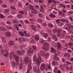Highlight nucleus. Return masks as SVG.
<instances>
[{
    "label": "nucleus",
    "instance_id": "obj_1",
    "mask_svg": "<svg viewBox=\"0 0 73 73\" xmlns=\"http://www.w3.org/2000/svg\"><path fill=\"white\" fill-rule=\"evenodd\" d=\"M14 57L16 60H19V57L15 55L14 54V53H13L12 54V53H10V54L9 57L10 58V59L12 60L13 58V57Z\"/></svg>",
    "mask_w": 73,
    "mask_h": 73
},
{
    "label": "nucleus",
    "instance_id": "obj_2",
    "mask_svg": "<svg viewBox=\"0 0 73 73\" xmlns=\"http://www.w3.org/2000/svg\"><path fill=\"white\" fill-rule=\"evenodd\" d=\"M44 45V46L42 47L43 49L45 51H48V48L47 47V46H49V44L48 43H45Z\"/></svg>",
    "mask_w": 73,
    "mask_h": 73
},
{
    "label": "nucleus",
    "instance_id": "obj_3",
    "mask_svg": "<svg viewBox=\"0 0 73 73\" xmlns=\"http://www.w3.org/2000/svg\"><path fill=\"white\" fill-rule=\"evenodd\" d=\"M24 61L25 64H28V62H29V67L31 66V64H32L31 61L30 60H28V57H25V58Z\"/></svg>",
    "mask_w": 73,
    "mask_h": 73
},
{
    "label": "nucleus",
    "instance_id": "obj_4",
    "mask_svg": "<svg viewBox=\"0 0 73 73\" xmlns=\"http://www.w3.org/2000/svg\"><path fill=\"white\" fill-rule=\"evenodd\" d=\"M36 64L37 65H39L40 64V62H41V58L40 56H38L37 59H36Z\"/></svg>",
    "mask_w": 73,
    "mask_h": 73
},
{
    "label": "nucleus",
    "instance_id": "obj_5",
    "mask_svg": "<svg viewBox=\"0 0 73 73\" xmlns=\"http://www.w3.org/2000/svg\"><path fill=\"white\" fill-rule=\"evenodd\" d=\"M17 54L19 55V56H21V55H24L25 54V51L23 50H22V52H21L20 51L18 50L17 51Z\"/></svg>",
    "mask_w": 73,
    "mask_h": 73
},
{
    "label": "nucleus",
    "instance_id": "obj_6",
    "mask_svg": "<svg viewBox=\"0 0 73 73\" xmlns=\"http://www.w3.org/2000/svg\"><path fill=\"white\" fill-rule=\"evenodd\" d=\"M33 52V49L32 48H29V50L27 52V55L28 56H31V53Z\"/></svg>",
    "mask_w": 73,
    "mask_h": 73
},
{
    "label": "nucleus",
    "instance_id": "obj_7",
    "mask_svg": "<svg viewBox=\"0 0 73 73\" xmlns=\"http://www.w3.org/2000/svg\"><path fill=\"white\" fill-rule=\"evenodd\" d=\"M40 70H44L45 69V64L44 63H42L40 66Z\"/></svg>",
    "mask_w": 73,
    "mask_h": 73
},
{
    "label": "nucleus",
    "instance_id": "obj_8",
    "mask_svg": "<svg viewBox=\"0 0 73 73\" xmlns=\"http://www.w3.org/2000/svg\"><path fill=\"white\" fill-rule=\"evenodd\" d=\"M14 42H15V41L13 40L10 41L8 44L9 45H10V46H13L14 44Z\"/></svg>",
    "mask_w": 73,
    "mask_h": 73
},
{
    "label": "nucleus",
    "instance_id": "obj_9",
    "mask_svg": "<svg viewBox=\"0 0 73 73\" xmlns=\"http://www.w3.org/2000/svg\"><path fill=\"white\" fill-rule=\"evenodd\" d=\"M5 34L6 36L7 37H10V36H11V33L9 32H8V31L5 32Z\"/></svg>",
    "mask_w": 73,
    "mask_h": 73
},
{
    "label": "nucleus",
    "instance_id": "obj_10",
    "mask_svg": "<svg viewBox=\"0 0 73 73\" xmlns=\"http://www.w3.org/2000/svg\"><path fill=\"white\" fill-rule=\"evenodd\" d=\"M31 12L33 14H36V13H37V10L35 9V8L32 10Z\"/></svg>",
    "mask_w": 73,
    "mask_h": 73
},
{
    "label": "nucleus",
    "instance_id": "obj_11",
    "mask_svg": "<svg viewBox=\"0 0 73 73\" xmlns=\"http://www.w3.org/2000/svg\"><path fill=\"white\" fill-rule=\"evenodd\" d=\"M50 50L51 52L53 53H56V50H55V49L51 47V48Z\"/></svg>",
    "mask_w": 73,
    "mask_h": 73
},
{
    "label": "nucleus",
    "instance_id": "obj_12",
    "mask_svg": "<svg viewBox=\"0 0 73 73\" xmlns=\"http://www.w3.org/2000/svg\"><path fill=\"white\" fill-rule=\"evenodd\" d=\"M31 28L32 29L33 31H35L36 29V27L33 25H31Z\"/></svg>",
    "mask_w": 73,
    "mask_h": 73
},
{
    "label": "nucleus",
    "instance_id": "obj_13",
    "mask_svg": "<svg viewBox=\"0 0 73 73\" xmlns=\"http://www.w3.org/2000/svg\"><path fill=\"white\" fill-rule=\"evenodd\" d=\"M49 16L50 18H55L56 17V16L55 15L53 14H50Z\"/></svg>",
    "mask_w": 73,
    "mask_h": 73
},
{
    "label": "nucleus",
    "instance_id": "obj_14",
    "mask_svg": "<svg viewBox=\"0 0 73 73\" xmlns=\"http://www.w3.org/2000/svg\"><path fill=\"white\" fill-rule=\"evenodd\" d=\"M64 57H67L68 58H69L70 57V54H69V53H67L66 54H64Z\"/></svg>",
    "mask_w": 73,
    "mask_h": 73
},
{
    "label": "nucleus",
    "instance_id": "obj_15",
    "mask_svg": "<svg viewBox=\"0 0 73 73\" xmlns=\"http://www.w3.org/2000/svg\"><path fill=\"white\" fill-rule=\"evenodd\" d=\"M0 31H6L7 30L5 29V27H0Z\"/></svg>",
    "mask_w": 73,
    "mask_h": 73
},
{
    "label": "nucleus",
    "instance_id": "obj_16",
    "mask_svg": "<svg viewBox=\"0 0 73 73\" xmlns=\"http://www.w3.org/2000/svg\"><path fill=\"white\" fill-rule=\"evenodd\" d=\"M19 35L20 36H22V37L24 36V33H23V32L21 31H19Z\"/></svg>",
    "mask_w": 73,
    "mask_h": 73
},
{
    "label": "nucleus",
    "instance_id": "obj_17",
    "mask_svg": "<svg viewBox=\"0 0 73 73\" xmlns=\"http://www.w3.org/2000/svg\"><path fill=\"white\" fill-rule=\"evenodd\" d=\"M44 9L42 8V7H41L40 9L39 10L40 12H42V13H44Z\"/></svg>",
    "mask_w": 73,
    "mask_h": 73
},
{
    "label": "nucleus",
    "instance_id": "obj_18",
    "mask_svg": "<svg viewBox=\"0 0 73 73\" xmlns=\"http://www.w3.org/2000/svg\"><path fill=\"white\" fill-rule=\"evenodd\" d=\"M58 64V63H57V62L56 61H54L52 63V65L54 66H56V65H57Z\"/></svg>",
    "mask_w": 73,
    "mask_h": 73
},
{
    "label": "nucleus",
    "instance_id": "obj_19",
    "mask_svg": "<svg viewBox=\"0 0 73 73\" xmlns=\"http://www.w3.org/2000/svg\"><path fill=\"white\" fill-rule=\"evenodd\" d=\"M57 48H58V49H60L61 48V44H60V43L59 42H58L57 45Z\"/></svg>",
    "mask_w": 73,
    "mask_h": 73
},
{
    "label": "nucleus",
    "instance_id": "obj_20",
    "mask_svg": "<svg viewBox=\"0 0 73 73\" xmlns=\"http://www.w3.org/2000/svg\"><path fill=\"white\" fill-rule=\"evenodd\" d=\"M35 39L36 41H38L39 40V36L38 35H36L35 37Z\"/></svg>",
    "mask_w": 73,
    "mask_h": 73
},
{
    "label": "nucleus",
    "instance_id": "obj_21",
    "mask_svg": "<svg viewBox=\"0 0 73 73\" xmlns=\"http://www.w3.org/2000/svg\"><path fill=\"white\" fill-rule=\"evenodd\" d=\"M48 27H50V28H52V27H53V25L52 24L50 23H48Z\"/></svg>",
    "mask_w": 73,
    "mask_h": 73
},
{
    "label": "nucleus",
    "instance_id": "obj_22",
    "mask_svg": "<svg viewBox=\"0 0 73 73\" xmlns=\"http://www.w3.org/2000/svg\"><path fill=\"white\" fill-rule=\"evenodd\" d=\"M52 37L54 40H56L55 41H57V38L56 36L54 35H53L52 36Z\"/></svg>",
    "mask_w": 73,
    "mask_h": 73
},
{
    "label": "nucleus",
    "instance_id": "obj_23",
    "mask_svg": "<svg viewBox=\"0 0 73 73\" xmlns=\"http://www.w3.org/2000/svg\"><path fill=\"white\" fill-rule=\"evenodd\" d=\"M1 7H3V8H7V7H8L7 5L5 4H3L2 5Z\"/></svg>",
    "mask_w": 73,
    "mask_h": 73
},
{
    "label": "nucleus",
    "instance_id": "obj_24",
    "mask_svg": "<svg viewBox=\"0 0 73 73\" xmlns=\"http://www.w3.org/2000/svg\"><path fill=\"white\" fill-rule=\"evenodd\" d=\"M29 8H30V9H31V10H32L34 8V7H33L31 5H29Z\"/></svg>",
    "mask_w": 73,
    "mask_h": 73
},
{
    "label": "nucleus",
    "instance_id": "obj_25",
    "mask_svg": "<svg viewBox=\"0 0 73 73\" xmlns=\"http://www.w3.org/2000/svg\"><path fill=\"white\" fill-rule=\"evenodd\" d=\"M39 41L41 44H43L44 42H45V40H43L42 39H40Z\"/></svg>",
    "mask_w": 73,
    "mask_h": 73
},
{
    "label": "nucleus",
    "instance_id": "obj_26",
    "mask_svg": "<svg viewBox=\"0 0 73 73\" xmlns=\"http://www.w3.org/2000/svg\"><path fill=\"white\" fill-rule=\"evenodd\" d=\"M1 38H2V41L4 43H6V40L4 39V38L3 37H1Z\"/></svg>",
    "mask_w": 73,
    "mask_h": 73
},
{
    "label": "nucleus",
    "instance_id": "obj_27",
    "mask_svg": "<svg viewBox=\"0 0 73 73\" xmlns=\"http://www.w3.org/2000/svg\"><path fill=\"white\" fill-rule=\"evenodd\" d=\"M17 17L19 19H21V18H23V15H21V14H18Z\"/></svg>",
    "mask_w": 73,
    "mask_h": 73
},
{
    "label": "nucleus",
    "instance_id": "obj_28",
    "mask_svg": "<svg viewBox=\"0 0 73 73\" xmlns=\"http://www.w3.org/2000/svg\"><path fill=\"white\" fill-rule=\"evenodd\" d=\"M48 33H45V34H44V37L45 38H47V37H48Z\"/></svg>",
    "mask_w": 73,
    "mask_h": 73
},
{
    "label": "nucleus",
    "instance_id": "obj_29",
    "mask_svg": "<svg viewBox=\"0 0 73 73\" xmlns=\"http://www.w3.org/2000/svg\"><path fill=\"white\" fill-rule=\"evenodd\" d=\"M54 60H56V61H58V60H60V59L59 58H58L57 56H55Z\"/></svg>",
    "mask_w": 73,
    "mask_h": 73
},
{
    "label": "nucleus",
    "instance_id": "obj_30",
    "mask_svg": "<svg viewBox=\"0 0 73 73\" xmlns=\"http://www.w3.org/2000/svg\"><path fill=\"white\" fill-rule=\"evenodd\" d=\"M18 7H20V8H21L23 7V5H22V4L21 3H19L18 4Z\"/></svg>",
    "mask_w": 73,
    "mask_h": 73
},
{
    "label": "nucleus",
    "instance_id": "obj_31",
    "mask_svg": "<svg viewBox=\"0 0 73 73\" xmlns=\"http://www.w3.org/2000/svg\"><path fill=\"white\" fill-rule=\"evenodd\" d=\"M25 36L26 37H31V35L27 33L26 34Z\"/></svg>",
    "mask_w": 73,
    "mask_h": 73
},
{
    "label": "nucleus",
    "instance_id": "obj_32",
    "mask_svg": "<svg viewBox=\"0 0 73 73\" xmlns=\"http://www.w3.org/2000/svg\"><path fill=\"white\" fill-rule=\"evenodd\" d=\"M38 15L41 18H43V15L42 14L40 13H39L38 14Z\"/></svg>",
    "mask_w": 73,
    "mask_h": 73
},
{
    "label": "nucleus",
    "instance_id": "obj_33",
    "mask_svg": "<svg viewBox=\"0 0 73 73\" xmlns=\"http://www.w3.org/2000/svg\"><path fill=\"white\" fill-rule=\"evenodd\" d=\"M51 7H50V9H55V8H54V4H52L51 5Z\"/></svg>",
    "mask_w": 73,
    "mask_h": 73
},
{
    "label": "nucleus",
    "instance_id": "obj_34",
    "mask_svg": "<svg viewBox=\"0 0 73 73\" xmlns=\"http://www.w3.org/2000/svg\"><path fill=\"white\" fill-rule=\"evenodd\" d=\"M9 12V10L8 9H6L5 11V13H8V12Z\"/></svg>",
    "mask_w": 73,
    "mask_h": 73
},
{
    "label": "nucleus",
    "instance_id": "obj_35",
    "mask_svg": "<svg viewBox=\"0 0 73 73\" xmlns=\"http://www.w3.org/2000/svg\"><path fill=\"white\" fill-rule=\"evenodd\" d=\"M5 17V16L2 14H0V18L1 19H3Z\"/></svg>",
    "mask_w": 73,
    "mask_h": 73
},
{
    "label": "nucleus",
    "instance_id": "obj_36",
    "mask_svg": "<svg viewBox=\"0 0 73 73\" xmlns=\"http://www.w3.org/2000/svg\"><path fill=\"white\" fill-rule=\"evenodd\" d=\"M57 32V29L56 28L54 29L53 30V33H56V32Z\"/></svg>",
    "mask_w": 73,
    "mask_h": 73
},
{
    "label": "nucleus",
    "instance_id": "obj_37",
    "mask_svg": "<svg viewBox=\"0 0 73 73\" xmlns=\"http://www.w3.org/2000/svg\"><path fill=\"white\" fill-rule=\"evenodd\" d=\"M9 55V54H8V52L7 51L6 52V54H4V56L5 57H7L8 56V55Z\"/></svg>",
    "mask_w": 73,
    "mask_h": 73
},
{
    "label": "nucleus",
    "instance_id": "obj_38",
    "mask_svg": "<svg viewBox=\"0 0 73 73\" xmlns=\"http://www.w3.org/2000/svg\"><path fill=\"white\" fill-rule=\"evenodd\" d=\"M36 58H37V57H36V55H35L33 58V61L34 60V61H36Z\"/></svg>",
    "mask_w": 73,
    "mask_h": 73
},
{
    "label": "nucleus",
    "instance_id": "obj_39",
    "mask_svg": "<svg viewBox=\"0 0 73 73\" xmlns=\"http://www.w3.org/2000/svg\"><path fill=\"white\" fill-rule=\"evenodd\" d=\"M37 20L39 22V23H42L43 21H42V20L41 19H37Z\"/></svg>",
    "mask_w": 73,
    "mask_h": 73
},
{
    "label": "nucleus",
    "instance_id": "obj_40",
    "mask_svg": "<svg viewBox=\"0 0 73 73\" xmlns=\"http://www.w3.org/2000/svg\"><path fill=\"white\" fill-rule=\"evenodd\" d=\"M13 23H15V24H18L19 21L16 20H14L13 21Z\"/></svg>",
    "mask_w": 73,
    "mask_h": 73
},
{
    "label": "nucleus",
    "instance_id": "obj_41",
    "mask_svg": "<svg viewBox=\"0 0 73 73\" xmlns=\"http://www.w3.org/2000/svg\"><path fill=\"white\" fill-rule=\"evenodd\" d=\"M11 8L12 9H13V10H16V8L15 7L12 6H11Z\"/></svg>",
    "mask_w": 73,
    "mask_h": 73
},
{
    "label": "nucleus",
    "instance_id": "obj_42",
    "mask_svg": "<svg viewBox=\"0 0 73 73\" xmlns=\"http://www.w3.org/2000/svg\"><path fill=\"white\" fill-rule=\"evenodd\" d=\"M60 66L61 69L62 70H64V66H62L61 65H60Z\"/></svg>",
    "mask_w": 73,
    "mask_h": 73
},
{
    "label": "nucleus",
    "instance_id": "obj_43",
    "mask_svg": "<svg viewBox=\"0 0 73 73\" xmlns=\"http://www.w3.org/2000/svg\"><path fill=\"white\" fill-rule=\"evenodd\" d=\"M60 7H64V9H65V6L62 4H60Z\"/></svg>",
    "mask_w": 73,
    "mask_h": 73
},
{
    "label": "nucleus",
    "instance_id": "obj_44",
    "mask_svg": "<svg viewBox=\"0 0 73 73\" xmlns=\"http://www.w3.org/2000/svg\"><path fill=\"white\" fill-rule=\"evenodd\" d=\"M56 21L57 24H58V23L59 24V23H60V22L61 21V20L58 19L56 20Z\"/></svg>",
    "mask_w": 73,
    "mask_h": 73
},
{
    "label": "nucleus",
    "instance_id": "obj_45",
    "mask_svg": "<svg viewBox=\"0 0 73 73\" xmlns=\"http://www.w3.org/2000/svg\"><path fill=\"white\" fill-rule=\"evenodd\" d=\"M49 56V54L48 53H46L45 54V57L46 58H47Z\"/></svg>",
    "mask_w": 73,
    "mask_h": 73
},
{
    "label": "nucleus",
    "instance_id": "obj_46",
    "mask_svg": "<svg viewBox=\"0 0 73 73\" xmlns=\"http://www.w3.org/2000/svg\"><path fill=\"white\" fill-rule=\"evenodd\" d=\"M32 47L34 50H36V46L33 45L32 46Z\"/></svg>",
    "mask_w": 73,
    "mask_h": 73
},
{
    "label": "nucleus",
    "instance_id": "obj_47",
    "mask_svg": "<svg viewBox=\"0 0 73 73\" xmlns=\"http://www.w3.org/2000/svg\"><path fill=\"white\" fill-rule=\"evenodd\" d=\"M59 24L60 26H63V25H64V23H61V22H60V23H59Z\"/></svg>",
    "mask_w": 73,
    "mask_h": 73
},
{
    "label": "nucleus",
    "instance_id": "obj_48",
    "mask_svg": "<svg viewBox=\"0 0 73 73\" xmlns=\"http://www.w3.org/2000/svg\"><path fill=\"white\" fill-rule=\"evenodd\" d=\"M19 13H21V14H22V15H23V14H24V12L23 11H19Z\"/></svg>",
    "mask_w": 73,
    "mask_h": 73
},
{
    "label": "nucleus",
    "instance_id": "obj_49",
    "mask_svg": "<svg viewBox=\"0 0 73 73\" xmlns=\"http://www.w3.org/2000/svg\"><path fill=\"white\" fill-rule=\"evenodd\" d=\"M25 22L26 23V24H29V22L28 20H25Z\"/></svg>",
    "mask_w": 73,
    "mask_h": 73
},
{
    "label": "nucleus",
    "instance_id": "obj_50",
    "mask_svg": "<svg viewBox=\"0 0 73 73\" xmlns=\"http://www.w3.org/2000/svg\"><path fill=\"white\" fill-rule=\"evenodd\" d=\"M68 13L69 14V15H72L73 14V11H70L68 12Z\"/></svg>",
    "mask_w": 73,
    "mask_h": 73
},
{
    "label": "nucleus",
    "instance_id": "obj_51",
    "mask_svg": "<svg viewBox=\"0 0 73 73\" xmlns=\"http://www.w3.org/2000/svg\"><path fill=\"white\" fill-rule=\"evenodd\" d=\"M7 24H8V25H11V22H10L9 21H7Z\"/></svg>",
    "mask_w": 73,
    "mask_h": 73
},
{
    "label": "nucleus",
    "instance_id": "obj_52",
    "mask_svg": "<svg viewBox=\"0 0 73 73\" xmlns=\"http://www.w3.org/2000/svg\"><path fill=\"white\" fill-rule=\"evenodd\" d=\"M48 39V42H50L51 41V39H50V37H48L47 38Z\"/></svg>",
    "mask_w": 73,
    "mask_h": 73
},
{
    "label": "nucleus",
    "instance_id": "obj_53",
    "mask_svg": "<svg viewBox=\"0 0 73 73\" xmlns=\"http://www.w3.org/2000/svg\"><path fill=\"white\" fill-rule=\"evenodd\" d=\"M62 32L61 31V30H58L57 33H61Z\"/></svg>",
    "mask_w": 73,
    "mask_h": 73
},
{
    "label": "nucleus",
    "instance_id": "obj_54",
    "mask_svg": "<svg viewBox=\"0 0 73 73\" xmlns=\"http://www.w3.org/2000/svg\"><path fill=\"white\" fill-rule=\"evenodd\" d=\"M62 12L63 13H66V11L65 10H62Z\"/></svg>",
    "mask_w": 73,
    "mask_h": 73
},
{
    "label": "nucleus",
    "instance_id": "obj_55",
    "mask_svg": "<svg viewBox=\"0 0 73 73\" xmlns=\"http://www.w3.org/2000/svg\"><path fill=\"white\" fill-rule=\"evenodd\" d=\"M31 43H33V44H35L36 43V42H35V41L33 40H32L31 41Z\"/></svg>",
    "mask_w": 73,
    "mask_h": 73
},
{
    "label": "nucleus",
    "instance_id": "obj_56",
    "mask_svg": "<svg viewBox=\"0 0 73 73\" xmlns=\"http://www.w3.org/2000/svg\"><path fill=\"white\" fill-rule=\"evenodd\" d=\"M65 20L64 19H62L60 20V21L61 22H62V23H65Z\"/></svg>",
    "mask_w": 73,
    "mask_h": 73
},
{
    "label": "nucleus",
    "instance_id": "obj_57",
    "mask_svg": "<svg viewBox=\"0 0 73 73\" xmlns=\"http://www.w3.org/2000/svg\"><path fill=\"white\" fill-rule=\"evenodd\" d=\"M39 2L40 3H42L44 2V0H39Z\"/></svg>",
    "mask_w": 73,
    "mask_h": 73
},
{
    "label": "nucleus",
    "instance_id": "obj_58",
    "mask_svg": "<svg viewBox=\"0 0 73 73\" xmlns=\"http://www.w3.org/2000/svg\"><path fill=\"white\" fill-rule=\"evenodd\" d=\"M59 15L60 16H61V15H62V12L61 11H59Z\"/></svg>",
    "mask_w": 73,
    "mask_h": 73
},
{
    "label": "nucleus",
    "instance_id": "obj_59",
    "mask_svg": "<svg viewBox=\"0 0 73 73\" xmlns=\"http://www.w3.org/2000/svg\"><path fill=\"white\" fill-rule=\"evenodd\" d=\"M57 69H58V68L57 67H55L54 70V71H57Z\"/></svg>",
    "mask_w": 73,
    "mask_h": 73
},
{
    "label": "nucleus",
    "instance_id": "obj_60",
    "mask_svg": "<svg viewBox=\"0 0 73 73\" xmlns=\"http://www.w3.org/2000/svg\"><path fill=\"white\" fill-rule=\"evenodd\" d=\"M69 45H70V46H73V43L72 42H70L69 44Z\"/></svg>",
    "mask_w": 73,
    "mask_h": 73
},
{
    "label": "nucleus",
    "instance_id": "obj_61",
    "mask_svg": "<svg viewBox=\"0 0 73 73\" xmlns=\"http://www.w3.org/2000/svg\"><path fill=\"white\" fill-rule=\"evenodd\" d=\"M34 7L35 8H39V6H38L37 5H35V6H34Z\"/></svg>",
    "mask_w": 73,
    "mask_h": 73
},
{
    "label": "nucleus",
    "instance_id": "obj_62",
    "mask_svg": "<svg viewBox=\"0 0 73 73\" xmlns=\"http://www.w3.org/2000/svg\"><path fill=\"white\" fill-rule=\"evenodd\" d=\"M68 27L69 28H73V26L72 25H70L68 26Z\"/></svg>",
    "mask_w": 73,
    "mask_h": 73
},
{
    "label": "nucleus",
    "instance_id": "obj_63",
    "mask_svg": "<svg viewBox=\"0 0 73 73\" xmlns=\"http://www.w3.org/2000/svg\"><path fill=\"white\" fill-rule=\"evenodd\" d=\"M46 19L47 20H50V19L49 18V17L48 16H46Z\"/></svg>",
    "mask_w": 73,
    "mask_h": 73
},
{
    "label": "nucleus",
    "instance_id": "obj_64",
    "mask_svg": "<svg viewBox=\"0 0 73 73\" xmlns=\"http://www.w3.org/2000/svg\"><path fill=\"white\" fill-rule=\"evenodd\" d=\"M67 52H69V53H72V50H71L70 49H68V50H67Z\"/></svg>",
    "mask_w": 73,
    "mask_h": 73
}]
</instances>
